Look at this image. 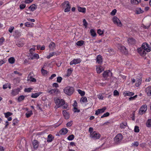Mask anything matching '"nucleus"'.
<instances>
[{"label": "nucleus", "instance_id": "1", "mask_svg": "<svg viewBox=\"0 0 151 151\" xmlns=\"http://www.w3.org/2000/svg\"><path fill=\"white\" fill-rule=\"evenodd\" d=\"M138 53L142 56H144L147 52L151 51V48L150 45L146 42L142 43L141 46L138 48L137 49Z\"/></svg>", "mask_w": 151, "mask_h": 151}, {"label": "nucleus", "instance_id": "2", "mask_svg": "<svg viewBox=\"0 0 151 151\" xmlns=\"http://www.w3.org/2000/svg\"><path fill=\"white\" fill-rule=\"evenodd\" d=\"M123 139V136L121 133L117 134L114 138V143L116 144L121 143Z\"/></svg>", "mask_w": 151, "mask_h": 151}, {"label": "nucleus", "instance_id": "3", "mask_svg": "<svg viewBox=\"0 0 151 151\" xmlns=\"http://www.w3.org/2000/svg\"><path fill=\"white\" fill-rule=\"evenodd\" d=\"M64 8H65L64 12H69L70 10L71 6L68 1H65L62 4Z\"/></svg>", "mask_w": 151, "mask_h": 151}, {"label": "nucleus", "instance_id": "4", "mask_svg": "<svg viewBox=\"0 0 151 151\" xmlns=\"http://www.w3.org/2000/svg\"><path fill=\"white\" fill-rule=\"evenodd\" d=\"M112 73L110 70L104 71L103 74V76L106 80H108L111 78L112 76Z\"/></svg>", "mask_w": 151, "mask_h": 151}, {"label": "nucleus", "instance_id": "5", "mask_svg": "<svg viewBox=\"0 0 151 151\" xmlns=\"http://www.w3.org/2000/svg\"><path fill=\"white\" fill-rule=\"evenodd\" d=\"M74 91V89L73 88L68 86L64 89V92L66 94L69 96H70L73 93Z\"/></svg>", "mask_w": 151, "mask_h": 151}, {"label": "nucleus", "instance_id": "6", "mask_svg": "<svg viewBox=\"0 0 151 151\" xmlns=\"http://www.w3.org/2000/svg\"><path fill=\"white\" fill-rule=\"evenodd\" d=\"M55 102L57 105L58 106V107L63 106L65 104V101L63 99H60L59 98L55 99Z\"/></svg>", "mask_w": 151, "mask_h": 151}, {"label": "nucleus", "instance_id": "7", "mask_svg": "<svg viewBox=\"0 0 151 151\" xmlns=\"http://www.w3.org/2000/svg\"><path fill=\"white\" fill-rule=\"evenodd\" d=\"M100 136V134L99 133H97L95 131L93 132V133H91V134H90V137L94 139H99Z\"/></svg>", "mask_w": 151, "mask_h": 151}, {"label": "nucleus", "instance_id": "8", "mask_svg": "<svg viewBox=\"0 0 151 151\" xmlns=\"http://www.w3.org/2000/svg\"><path fill=\"white\" fill-rule=\"evenodd\" d=\"M147 109V106L146 104L142 105L140 108L139 113L142 115L145 113Z\"/></svg>", "mask_w": 151, "mask_h": 151}, {"label": "nucleus", "instance_id": "9", "mask_svg": "<svg viewBox=\"0 0 151 151\" xmlns=\"http://www.w3.org/2000/svg\"><path fill=\"white\" fill-rule=\"evenodd\" d=\"M47 92L51 95H54L58 94L59 91L58 89L54 88L50 90L48 89L47 90Z\"/></svg>", "mask_w": 151, "mask_h": 151}, {"label": "nucleus", "instance_id": "10", "mask_svg": "<svg viewBox=\"0 0 151 151\" xmlns=\"http://www.w3.org/2000/svg\"><path fill=\"white\" fill-rule=\"evenodd\" d=\"M39 58V55L37 53L29 54V55L28 56V59L30 60L38 59Z\"/></svg>", "mask_w": 151, "mask_h": 151}, {"label": "nucleus", "instance_id": "11", "mask_svg": "<svg viewBox=\"0 0 151 151\" xmlns=\"http://www.w3.org/2000/svg\"><path fill=\"white\" fill-rule=\"evenodd\" d=\"M112 21L114 24H116L117 25L120 26L122 25L121 22L116 17H114L112 18Z\"/></svg>", "mask_w": 151, "mask_h": 151}, {"label": "nucleus", "instance_id": "12", "mask_svg": "<svg viewBox=\"0 0 151 151\" xmlns=\"http://www.w3.org/2000/svg\"><path fill=\"white\" fill-rule=\"evenodd\" d=\"M81 60L80 58L74 59L72 61L70 62V64L72 65L73 64L76 65L80 63Z\"/></svg>", "mask_w": 151, "mask_h": 151}, {"label": "nucleus", "instance_id": "13", "mask_svg": "<svg viewBox=\"0 0 151 151\" xmlns=\"http://www.w3.org/2000/svg\"><path fill=\"white\" fill-rule=\"evenodd\" d=\"M20 90V89L19 88L13 89L12 91L11 94L13 96H15L19 94Z\"/></svg>", "mask_w": 151, "mask_h": 151}, {"label": "nucleus", "instance_id": "14", "mask_svg": "<svg viewBox=\"0 0 151 151\" xmlns=\"http://www.w3.org/2000/svg\"><path fill=\"white\" fill-rule=\"evenodd\" d=\"M96 70L98 73H100L104 70V68L102 66L100 65L96 66Z\"/></svg>", "mask_w": 151, "mask_h": 151}, {"label": "nucleus", "instance_id": "15", "mask_svg": "<svg viewBox=\"0 0 151 151\" xmlns=\"http://www.w3.org/2000/svg\"><path fill=\"white\" fill-rule=\"evenodd\" d=\"M128 42L129 45H134L136 43V40L133 38H129L128 39Z\"/></svg>", "mask_w": 151, "mask_h": 151}, {"label": "nucleus", "instance_id": "16", "mask_svg": "<svg viewBox=\"0 0 151 151\" xmlns=\"http://www.w3.org/2000/svg\"><path fill=\"white\" fill-rule=\"evenodd\" d=\"M96 62L99 64H101L103 62V58L102 56L100 55H98L96 58Z\"/></svg>", "mask_w": 151, "mask_h": 151}, {"label": "nucleus", "instance_id": "17", "mask_svg": "<svg viewBox=\"0 0 151 151\" xmlns=\"http://www.w3.org/2000/svg\"><path fill=\"white\" fill-rule=\"evenodd\" d=\"M145 92L148 96H151V86H149L146 88Z\"/></svg>", "mask_w": 151, "mask_h": 151}, {"label": "nucleus", "instance_id": "18", "mask_svg": "<svg viewBox=\"0 0 151 151\" xmlns=\"http://www.w3.org/2000/svg\"><path fill=\"white\" fill-rule=\"evenodd\" d=\"M123 94L124 96H133L134 94V93L132 92H130L129 91H125Z\"/></svg>", "mask_w": 151, "mask_h": 151}, {"label": "nucleus", "instance_id": "19", "mask_svg": "<svg viewBox=\"0 0 151 151\" xmlns=\"http://www.w3.org/2000/svg\"><path fill=\"white\" fill-rule=\"evenodd\" d=\"M42 93L43 92H39L33 93L32 94L31 97L32 98H36Z\"/></svg>", "mask_w": 151, "mask_h": 151}, {"label": "nucleus", "instance_id": "20", "mask_svg": "<svg viewBox=\"0 0 151 151\" xmlns=\"http://www.w3.org/2000/svg\"><path fill=\"white\" fill-rule=\"evenodd\" d=\"M63 114L65 119H68L70 117L69 114L65 110H64L63 111Z\"/></svg>", "mask_w": 151, "mask_h": 151}, {"label": "nucleus", "instance_id": "21", "mask_svg": "<svg viewBox=\"0 0 151 151\" xmlns=\"http://www.w3.org/2000/svg\"><path fill=\"white\" fill-rule=\"evenodd\" d=\"M32 144L35 149H36L39 146V144L37 141L34 140L32 142Z\"/></svg>", "mask_w": 151, "mask_h": 151}, {"label": "nucleus", "instance_id": "22", "mask_svg": "<svg viewBox=\"0 0 151 151\" xmlns=\"http://www.w3.org/2000/svg\"><path fill=\"white\" fill-rule=\"evenodd\" d=\"M55 47V44L53 42H51L49 45V47L51 50H53Z\"/></svg>", "mask_w": 151, "mask_h": 151}, {"label": "nucleus", "instance_id": "23", "mask_svg": "<svg viewBox=\"0 0 151 151\" xmlns=\"http://www.w3.org/2000/svg\"><path fill=\"white\" fill-rule=\"evenodd\" d=\"M130 2L133 5H137L141 2V0H130Z\"/></svg>", "mask_w": 151, "mask_h": 151}, {"label": "nucleus", "instance_id": "24", "mask_svg": "<svg viewBox=\"0 0 151 151\" xmlns=\"http://www.w3.org/2000/svg\"><path fill=\"white\" fill-rule=\"evenodd\" d=\"M68 129L66 128H63L60 130L59 133L61 134H65L68 132Z\"/></svg>", "mask_w": 151, "mask_h": 151}, {"label": "nucleus", "instance_id": "25", "mask_svg": "<svg viewBox=\"0 0 151 151\" xmlns=\"http://www.w3.org/2000/svg\"><path fill=\"white\" fill-rule=\"evenodd\" d=\"M37 8V6L35 5V4H33L31 5L28 8V9H29V10L32 11H34L35 9H36Z\"/></svg>", "mask_w": 151, "mask_h": 151}, {"label": "nucleus", "instance_id": "26", "mask_svg": "<svg viewBox=\"0 0 151 151\" xmlns=\"http://www.w3.org/2000/svg\"><path fill=\"white\" fill-rule=\"evenodd\" d=\"M78 9L79 12L84 13H85L86 12V9L84 7H82L80 6H78Z\"/></svg>", "mask_w": 151, "mask_h": 151}, {"label": "nucleus", "instance_id": "27", "mask_svg": "<svg viewBox=\"0 0 151 151\" xmlns=\"http://www.w3.org/2000/svg\"><path fill=\"white\" fill-rule=\"evenodd\" d=\"M54 139V137L51 134H49L47 137V141L48 142H51Z\"/></svg>", "mask_w": 151, "mask_h": 151}, {"label": "nucleus", "instance_id": "28", "mask_svg": "<svg viewBox=\"0 0 151 151\" xmlns=\"http://www.w3.org/2000/svg\"><path fill=\"white\" fill-rule=\"evenodd\" d=\"M90 32L91 35L93 37H96V34L94 29H91L90 30Z\"/></svg>", "mask_w": 151, "mask_h": 151}, {"label": "nucleus", "instance_id": "29", "mask_svg": "<svg viewBox=\"0 0 151 151\" xmlns=\"http://www.w3.org/2000/svg\"><path fill=\"white\" fill-rule=\"evenodd\" d=\"M15 59L13 57H11L8 59L9 62L11 64L14 63L15 62Z\"/></svg>", "mask_w": 151, "mask_h": 151}, {"label": "nucleus", "instance_id": "30", "mask_svg": "<svg viewBox=\"0 0 151 151\" xmlns=\"http://www.w3.org/2000/svg\"><path fill=\"white\" fill-rule=\"evenodd\" d=\"M14 35L15 37H18L21 35V33L18 30H16L14 31Z\"/></svg>", "mask_w": 151, "mask_h": 151}, {"label": "nucleus", "instance_id": "31", "mask_svg": "<svg viewBox=\"0 0 151 151\" xmlns=\"http://www.w3.org/2000/svg\"><path fill=\"white\" fill-rule=\"evenodd\" d=\"M84 42L82 40L78 41L76 43V44L78 46H81L83 45Z\"/></svg>", "mask_w": 151, "mask_h": 151}, {"label": "nucleus", "instance_id": "32", "mask_svg": "<svg viewBox=\"0 0 151 151\" xmlns=\"http://www.w3.org/2000/svg\"><path fill=\"white\" fill-rule=\"evenodd\" d=\"M32 114L33 113L32 111L31 110L27 111L26 114V116L27 118H29L30 117Z\"/></svg>", "mask_w": 151, "mask_h": 151}, {"label": "nucleus", "instance_id": "33", "mask_svg": "<svg viewBox=\"0 0 151 151\" xmlns=\"http://www.w3.org/2000/svg\"><path fill=\"white\" fill-rule=\"evenodd\" d=\"M25 98V97L23 95H21L19 96L17 99V100L18 102H20L22 100H24Z\"/></svg>", "mask_w": 151, "mask_h": 151}, {"label": "nucleus", "instance_id": "34", "mask_svg": "<svg viewBox=\"0 0 151 151\" xmlns=\"http://www.w3.org/2000/svg\"><path fill=\"white\" fill-rule=\"evenodd\" d=\"M142 81V79L140 78L136 81L135 86L137 87H138L141 84Z\"/></svg>", "mask_w": 151, "mask_h": 151}, {"label": "nucleus", "instance_id": "35", "mask_svg": "<svg viewBox=\"0 0 151 151\" xmlns=\"http://www.w3.org/2000/svg\"><path fill=\"white\" fill-rule=\"evenodd\" d=\"M80 101L81 102L86 103L87 102V99L86 97H82L80 99Z\"/></svg>", "mask_w": 151, "mask_h": 151}, {"label": "nucleus", "instance_id": "36", "mask_svg": "<svg viewBox=\"0 0 151 151\" xmlns=\"http://www.w3.org/2000/svg\"><path fill=\"white\" fill-rule=\"evenodd\" d=\"M72 68L68 69L67 70V75L66 76L68 77L72 73Z\"/></svg>", "mask_w": 151, "mask_h": 151}, {"label": "nucleus", "instance_id": "37", "mask_svg": "<svg viewBox=\"0 0 151 151\" xmlns=\"http://www.w3.org/2000/svg\"><path fill=\"white\" fill-rule=\"evenodd\" d=\"M120 47V50L122 52H123L124 53H127V52L126 48L124 46H121Z\"/></svg>", "mask_w": 151, "mask_h": 151}, {"label": "nucleus", "instance_id": "38", "mask_svg": "<svg viewBox=\"0 0 151 151\" xmlns=\"http://www.w3.org/2000/svg\"><path fill=\"white\" fill-rule=\"evenodd\" d=\"M33 24H34L33 23H32L29 22H27L25 23V25L26 27H32L33 25Z\"/></svg>", "mask_w": 151, "mask_h": 151}, {"label": "nucleus", "instance_id": "39", "mask_svg": "<svg viewBox=\"0 0 151 151\" xmlns=\"http://www.w3.org/2000/svg\"><path fill=\"white\" fill-rule=\"evenodd\" d=\"M56 54L55 52H50L49 55L47 56V59H50L51 57L53 56L54 55H55Z\"/></svg>", "mask_w": 151, "mask_h": 151}, {"label": "nucleus", "instance_id": "40", "mask_svg": "<svg viewBox=\"0 0 151 151\" xmlns=\"http://www.w3.org/2000/svg\"><path fill=\"white\" fill-rule=\"evenodd\" d=\"M41 72L43 76H45V75H46L48 73L47 71L45 70L43 68H42L41 70Z\"/></svg>", "mask_w": 151, "mask_h": 151}, {"label": "nucleus", "instance_id": "41", "mask_svg": "<svg viewBox=\"0 0 151 151\" xmlns=\"http://www.w3.org/2000/svg\"><path fill=\"white\" fill-rule=\"evenodd\" d=\"M4 114L5 117L7 118L12 115V113L10 112H7L6 113H4Z\"/></svg>", "mask_w": 151, "mask_h": 151}, {"label": "nucleus", "instance_id": "42", "mask_svg": "<svg viewBox=\"0 0 151 151\" xmlns=\"http://www.w3.org/2000/svg\"><path fill=\"white\" fill-rule=\"evenodd\" d=\"M74 135L73 134H71L68 137L67 139L69 140H72L74 139Z\"/></svg>", "mask_w": 151, "mask_h": 151}, {"label": "nucleus", "instance_id": "43", "mask_svg": "<svg viewBox=\"0 0 151 151\" xmlns=\"http://www.w3.org/2000/svg\"><path fill=\"white\" fill-rule=\"evenodd\" d=\"M83 25L85 27V28H86L88 25V23L85 19H83Z\"/></svg>", "mask_w": 151, "mask_h": 151}, {"label": "nucleus", "instance_id": "44", "mask_svg": "<svg viewBox=\"0 0 151 151\" xmlns=\"http://www.w3.org/2000/svg\"><path fill=\"white\" fill-rule=\"evenodd\" d=\"M35 50V46L34 47L31 48L29 50V54H33Z\"/></svg>", "mask_w": 151, "mask_h": 151}, {"label": "nucleus", "instance_id": "45", "mask_svg": "<svg viewBox=\"0 0 151 151\" xmlns=\"http://www.w3.org/2000/svg\"><path fill=\"white\" fill-rule=\"evenodd\" d=\"M78 93L81 95L82 96H83L85 95V93L84 91H82L80 89H78Z\"/></svg>", "mask_w": 151, "mask_h": 151}, {"label": "nucleus", "instance_id": "46", "mask_svg": "<svg viewBox=\"0 0 151 151\" xmlns=\"http://www.w3.org/2000/svg\"><path fill=\"white\" fill-rule=\"evenodd\" d=\"M127 123H121L120 124V127L121 128H124L127 125Z\"/></svg>", "mask_w": 151, "mask_h": 151}, {"label": "nucleus", "instance_id": "47", "mask_svg": "<svg viewBox=\"0 0 151 151\" xmlns=\"http://www.w3.org/2000/svg\"><path fill=\"white\" fill-rule=\"evenodd\" d=\"M63 79L60 76H58L57 78V82L59 83H60L61 82Z\"/></svg>", "mask_w": 151, "mask_h": 151}, {"label": "nucleus", "instance_id": "48", "mask_svg": "<svg viewBox=\"0 0 151 151\" xmlns=\"http://www.w3.org/2000/svg\"><path fill=\"white\" fill-rule=\"evenodd\" d=\"M109 114H110L109 112H106V113L104 114L101 116V118H103L104 117H107L109 116Z\"/></svg>", "mask_w": 151, "mask_h": 151}, {"label": "nucleus", "instance_id": "49", "mask_svg": "<svg viewBox=\"0 0 151 151\" xmlns=\"http://www.w3.org/2000/svg\"><path fill=\"white\" fill-rule=\"evenodd\" d=\"M134 131L135 132H138L139 131V127L135 126L134 127Z\"/></svg>", "mask_w": 151, "mask_h": 151}, {"label": "nucleus", "instance_id": "50", "mask_svg": "<svg viewBox=\"0 0 151 151\" xmlns=\"http://www.w3.org/2000/svg\"><path fill=\"white\" fill-rule=\"evenodd\" d=\"M97 33L100 35H101L103 34L104 32L101 30L100 29H99L97 30Z\"/></svg>", "mask_w": 151, "mask_h": 151}, {"label": "nucleus", "instance_id": "51", "mask_svg": "<svg viewBox=\"0 0 151 151\" xmlns=\"http://www.w3.org/2000/svg\"><path fill=\"white\" fill-rule=\"evenodd\" d=\"M32 89V88H26L24 89V91L25 92H29Z\"/></svg>", "mask_w": 151, "mask_h": 151}, {"label": "nucleus", "instance_id": "52", "mask_svg": "<svg viewBox=\"0 0 151 151\" xmlns=\"http://www.w3.org/2000/svg\"><path fill=\"white\" fill-rule=\"evenodd\" d=\"M26 5L25 4H21L19 6V8L21 9H24L26 7Z\"/></svg>", "mask_w": 151, "mask_h": 151}, {"label": "nucleus", "instance_id": "53", "mask_svg": "<svg viewBox=\"0 0 151 151\" xmlns=\"http://www.w3.org/2000/svg\"><path fill=\"white\" fill-rule=\"evenodd\" d=\"M139 145V143L137 142H135L132 144V146L133 147H137Z\"/></svg>", "mask_w": 151, "mask_h": 151}, {"label": "nucleus", "instance_id": "54", "mask_svg": "<svg viewBox=\"0 0 151 151\" xmlns=\"http://www.w3.org/2000/svg\"><path fill=\"white\" fill-rule=\"evenodd\" d=\"M14 27H13V26L10 27L9 29V30H8L9 32L10 33H12V32L13 30H14Z\"/></svg>", "mask_w": 151, "mask_h": 151}, {"label": "nucleus", "instance_id": "55", "mask_svg": "<svg viewBox=\"0 0 151 151\" xmlns=\"http://www.w3.org/2000/svg\"><path fill=\"white\" fill-rule=\"evenodd\" d=\"M106 109V107H104L101 109H99L101 113L104 112Z\"/></svg>", "mask_w": 151, "mask_h": 151}, {"label": "nucleus", "instance_id": "56", "mask_svg": "<svg viewBox=\"0 0 151 151\" xmlns=\"http://www.w3.org/2000/svg\"><path fill=\"white\" fill-rule=\"evenodd\" d=\"M4 41L5 39L4 37H1L0 38V45H1Z\"/></svg>", "mask_w": 151, "mask_h": 151}, {"label": "nucleus", "instance_id": "57", "mask_svg": "<svg viewBox=\"0 0 151 151\" xmlns=\"http://www.w3.org/2000/svg\"><path fill=\"white\" fill-rule=\"evenodd\" d=\"M114 95V96H117L119 95L118 91L117 90H115L113 92Z\"/></svg>", "mask_w": 151, "mask_h": 151}, {"label": "nucleus", "instance_id": "58", "mask_svg": "<svg viewBox=\"0 0 151 151\" xmlns=\"http://www.w3.org/2000/svg\"><path fill=\"white\" fill-rule=\"evenodd\" d=\"M73 111L74 112H79L80 110L78 109L77 107H73Z\"/></svg>", "mask_w": 151, "mask_h": 151}, {"label": "nucleus", "instance_id": "59", "mask_svg": "<svg viewBox=\"0 0 151 151\" xmlns=\"http://www.w3.org/2000/svg\"><path fill=\"white\" fill-rule=\"evenodd\" d=\"M116 9H113L111 13V14L112 15H114L115 14L116 12Z\"/></svg>", "mask_w": 151, "mask_h": 151}, {"label": "nucleus", "instance_id": "60", "mask_svg": "<svg viewBox=\"0 0 151 151\" xmlns=\"http://www.w3.org/2000/svg\"><path fill=\"white\" fill-rule=\"evenodd\" d=\"M134 116H135V113H134V112L131 115V119L133 120H135V117H134Z\"/></svg>", "mask_w": 151, "mask_h": 151}, {"label": "nucleus", "instance_id": "61", "mask_svg": "<svg viewBox=\"0 0 151 151\" xmlns=\"http://www.w3.org/2000/svg\"><path fill=\"white\" fill-rule=\"evenodd\" d=\"M30 80L32 82H35L36 80L34 78H33L32 76H31L30 77Z\"/></svg>", "mask_w": 151, "mask_h": 151}, {"label": "nucleus", "instance_id": "62", "mask_svg": "<svg viewBox=\"0 0 151 151\" xmlns=\"http://www.w3.org/2000/svg\"><path fill=\"white\" fill-rule=\"evenodd\" d=\"M137 97V95H135L133 97H131L129 98V100L131 101V100H134Z\"/></svg>", "mask_w": 151, "mask_h": 151}, {"label": "nucleus", "instance_id": "63", "mask_svg": "<svg viewBox=\"0 0 151 151\" xmlns=\"http://www.w3.org/2000/svg\"><path fill=\"white\" fill-rule=\"evenodd\" d=\"M52 86L53 87H55L56 88L58 87H59V86L58 84L56 83H53Z\"/></svg>", "mask_w": 151, "mask_h": 151}, {"label": "nucleus", "instance_id": "64", "mask_svg": "<svg viewBox=\"0 0 151 151\" xmlns=\"http://www.w3.org/2000/svg\"><path fill=\"white\" fill-rule=\"evenodd\" d=\"M56 74H53L49 78V79L50 80H52V79L54 77H56Z\"/></svg>", "mask_w": 151, "mask_h": 151}]
</instances>
